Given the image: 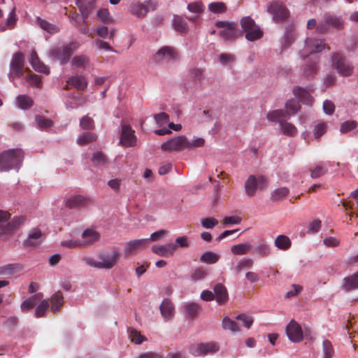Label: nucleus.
Listing matches in <instances>:
<instances>
[{
    "label": "nucleus",
    "instance_id": "obj_62",
    "mask_svg": "<svg viewBox=\"0 0 358 358\" xmlns=\"http://www.w3.org/2000/svg\"><path fill=\"white\" fill-rule=\"evenodd\" d=\"M302 289L303 288L301 285L294 284L291 286L290 290L286 293L285 297L289 299L293 296H295L301 292Z\"/></svg>",
    "mask_w": 358,
    "mask_h": 358
},
{
    "label": "nucleus",
    "instance_id": "obj_2",
    "mask_svg": "<svg viewBox=\"0 0 358 358\" xmlns=\"http://www.w3.org/2000/svg\"><path fill=\"white\" fill-rule=\"evenodd\" d=\"M78 48L79 43L75 41L69 43L62 48L58 46H52L48 51V57L53 60L59 61L62 64H66Z\"/></svg>",
    "mask_w": 358,
    "mask_h": 358
},
{
    "label": "nucleus",
    "instance_id": "obj_28",
    "mask_svg": "<svg viewBox=\"0 0 358 358\" xmlns=\"http://www.w3.org/2000/svg\"><path fill=\"white\" fill-rule=\"evenodd\" d=\"M204 4L201 1H196L187 4V9L192 13L196 14V16L188 18L189 21L194 22L196 19L203 12Z\"/></svg>",
    "mask_w": 358,
    "mask_h": 358
},
{
    "label": "nucleus",
    "instance_id": "obj_50",
    "mask_svg": "<svg viewBox=\"0 0 358 358\" xmlns=\"http://www.w3.org/2000/svg\"><path fill=\"white\" fill-rule=\"evenodd\" d=\"M36 127L41 129L50 127L52 125V121L41 115H36L35 117Z\"/></svg>",
    "mask_w": 358,
    "mask_h": 358
},
{
    "label": "nucleus",
    "instance_id": "obj_47",
    "mask_svg": "<svg viewBox=\"0 0 358 358\" xmlns=\"http://www.w3.org/2000/svg\"><path fill=\"white\" fill-rule=\"evenodd\" d=\"M253 266V261L250 258H245L239 261L237 265L234 267V271L236 274L239 273L243 269H248Z\"/></svg>",
    "mask_w": 358,
    "mask_h": 358
},
{
    "label": "nucleus",
    "instance_id": "obj_25",
    "mask_svg": "<svg viewBox=\"0 0 358 358\" xmlns=\"http://www.w3.org/2000/svg\"><path fill=\"white\" fill-rule=\"evenodd\" d=\"M289 114L284 110H275L268 112L266 115V118L272 122H276L281 124L285 120L289 119Z\"/></svg>",
    "mask_w": 358,
    "mask_h": 358
},
{
    "label": "nucleus",
    "instance_id": "obj_38",
    "mask_svg": "<svg viewBox=\"0 0 358 358\" xmlns=\"http://www.w3.org/2000/svg\"><path fill=\"white\" fill-rule=\"evenodd\" d=\"M275 245L280 250H286L291 246L289 238L285 235H279L275 240Z\"/></svg>",
    "mask_w": 358,
    "mask_h": 358
},
{
    "label": "nucleus",
    "instance_id": "obj_22",
    "mask_svg": "<svg viewBox=\"0 0 358 358\" xmlns=\"http://www.w3.org/2000/svg\"><path fill=\"white\" fill-rule=\"evenodd\" d=\"M30 64L33 69L38 72L43 73L45 74L50 73L49 67L45 65L39 59L36 52L32 50L30 56Z\"/></svg>",
    "mask_w": 358,
    "mask_h": 358
},
{
    "label": "nucleus",
    "instance_id": "obj_44",
    "mask_svg": "<svg viewBox=\"0 0 358 358\" xmlns=\"http://www.w3.org/2000/svg\"><path fill=\"white\" fill-rule=\"evenodd\" d=\"M189 77L192 83L199 84L203 78V71L198 68L192 69L189 71Z\"/></svg>",
    "mask_w": 358,
    "mask_h": 358
},
{
    "label": "nucleus",
    "instance_id": "obj_43",
    "mask_svg": "<svg viewBox=\"0 0 358 358\" xmlns=\"http://www.w3.org/2000/svg\"><path fill=\"white\" fill-rule=\"evenodd\" d=\"M289 192V191L287 187H283L277 188L272 192L271 199L273 201H280L286 197Z\"/></svg>",
    "mask_w": 358,
    "mask_h": 358
},
{
    "label": "nucleus",
    "instance_id": "obj_3",
    "mask_svg": "<svg viewBox=\"0 0 358 358\" xmlns=\"http://www.w3.org/2000/svg\"><path fill=\"white\" fill-rule=\"evenodd\" d=\"M157 6L158 3L155 0H145L143 2L134 0L129 5V11L135 17L142 19L148 13L156 10Z\"/></svg>",
    "mask_w": 358,
    "mask_h": 358
},
{
    "label": "nucleus",
    "instance_id": "obj_49",
    "mask_svg": "<svg viewBox=\"0 0 358 358\" xmlns=\"http://www.w3.org/2000/svg\"><path fill=\"white\" fill-rule=\"evenodd\" d=\"M41 302L36 307L34 313V315L36 317H41L45 315V313L49 307V302L46 299H41Z\"/></svg>",
    "mask_w": 358,
    "mask_h": 358
},
{
    "label": "nucleus",
    "instance_id": "obj_27",
    "mask_svg": "<svg viewBox=\"0 0 358 358\" xmlns=\"http://www.w3.org/2000/svg\"><path fill=\"white\" fill-rule=\"evenodd\" d=\"M43 297L42 293H37L26 300H24L20 305V309L22 312H27L33 308L36 303L41 301Z\"/></svg>",
    "mask_w": 358,
    "mask_h": 358
},
{
    "label": "nucleus",
    "instance_id": "obj_16",
    "mask_svg": "<svg viewBox=\"0 0 358 358\" xmlns=\"http://www.w3.org/2000/svg\"><path fill=\"white\" fill-rule=\"evenodd\" d=\"M267 11L271 13L275 20H282L288 17L287 9L278 2H273L268 5Z\"/></svg>",
    "mask_w": 358,
    "mask_h": 358
},
{
    "label": "nucleus",
    "instance_id": "obj_57",
    "mask_svg": "<svg viewBox=\"0 0 358 358\" xmlns=\"http://www.w3.org/2000/svg\"><path fill=\"white\" fill-rule=\"evenodd\" d=\"M357 127V122L355 120H348L341 125L340 131L342 133H347L355 129Z\"/></svg>",
    "mask_w": 358,
    "mask_h": 358
},
{
    "label": "nucleus",
    "instance_id": "obj_15",
    "mask_svg": "<svg viewBox=\"0 0 358 358\" xmlns=\"http://www.w3.org/2000/svg\"><path fill=\"white\" fill-rule=\"evenodd\" d=\"M178 55L176 50L169 46L160 48L154 55V60L157 62H162L170 60H175Z\"/></svg>",
    "mask_w": 358,
    "mask_h": 358
},
{
    "label": "nucleus",
    "instance_id": "obj_31",
    "mask_svg": "<svg viewBox=\"0 0 358 358\" xmlns=\"http://www.w3.org/2000/svg\"><path fill=\"white\" fill-rule=\"evenodd\" d=\"M293 92L295 96L297 97L303 103L307 105H310L312 103L313 98L306 90L300 87H296L294 88Z\"/></svg>",
    "mask_w": 358,
    "mask_h": 358
},
{
    "label": "nucleus",
    "instance_id": "obj_24",
    "mask_svg": "<svg viewBox=\"0 0 358 358\" xmlns=\"http://www.w3.org/2000/svg\"><path fill=\"white\" fill-rule=\"evenodd\" d=\"M215 299L220 305L225 303L229 299L227 288L222 284L218 283L213 288Z\"/></svg>",
    "mask_w": 358,
    "mask_h": 358
},
{
    "label": "nucleus",
    "instance_id": "obj_53",
    "mask_svg": "<svg viewBox=\"0 0 358 358\" xmlns=\"http://www.w3.org/2000/svg\"><path fill=\"white\" fill-rule=\"evenodd\" d=\"M322 358H332L334 354V350L331 343L328 340H324L322 343Z\"/></svg>",
    "mask_w": 358,
    "mask_h": 358
},
{
    "label": "nucleus",
    "instance_id": "obj_10",
    "mask_svg": "<svg viewBox=\"0 0 358 358\" xmlns=\"http://www.w3.org/2000/svg\"><path fill=\"white\" fill-rule=\"evenodd\" d=\"M325 48L326 44L322 40L307 38L303 48L300 51V55L302 57H306L311 54L320 52Z\"/></svg>",
    "mask_w": 358,
    "mask_h": 358
},
{
    "label": "nucleus",
    "instance_id": "obj_30",
    "mask_svg": "<svg viewBox=\"0 0 358 358\" xmlns=\"http://www.w3.org/2000/svg\"><path fill=\"white\" fill-rule=\"evenodd\" d=\"M71 65L75 69H85L90 66V59L85 55H78L73 57Z\"/></svg>",
    "mask_w": 358,
    "mask_h": 358
},
{
    "label": "nucleus",
    "instance_id": "obj_33",
    "mask_svg": "<svg viewBox=\"0 0 358 358\" xmlns=\"http://www.w3.org/2000/svg\"><path fill=\"white\" fill-rule=\"evenodd\" d=\"M90 199L81 195L71 196L66 200V205L70 208L81 207L85 206Z\"/></svg>",
    "mask_w": 358,
    "mask_h": 358
},
{
    "label": "nucleus",
    "instance_id": "obj_55",
    "mask_svg": "<svg viewBox=\"0 0 358 358\" xmlns=\"http://www.w3.org/2000/svg\"><path fill=\"white\" fill-rule=\"evenodd\" d=\"M97 17L103 23H110L113 22V17L107 8H101L97 12Z\"/></svg>",
    "mask_w": 358,
    "mask_h": 358
},
{
    "label": "nucleus",
    "instance_id": "obj_63",
    "mask_svg": "<svg viewBox=\"0 0 358 358\" xmlns=\"http://www.w3.org/2000/svg\"><path fill=\"white\" fill-rule=\"evenodd\" d=\"M80 126L85 129H92L94 128V121L91 117L88 116L83 117L80 120Z\"/></svg>",
    "mask_w": 358,
    "mask_h": 358
},
{
    "label": "nucleus",
    "instance_id": "obj_34",
    "mask_svg": "<svg viewBox=\"0 0 358 358\" xmlns=\"http://www.w3.org/2000/svg\"><path fill=\"white\" fill-rule=\"evenodd\" d=\"M182 309L187 317L192 318L199 313L201 307L195 302H186L182 305Z\"/></svg>",
    "mask_w": 358,
    "mask_h": 358
},
{
    "label": "nucleus",
    "instance_id": "obj_51",
    "mask_svg": "<svg viewBox=\"0 0 358 358\" xmlns=\"http://www.w3.org/2000/svg\"><path fill=\"white\" fill-rule=\"evenodd\" d=\"M255 252L261 257L268 256L270 254L269 245L262 241L255 246Z\"/></svg>",
    "mask_w": 358,
    "mask_h": 358
},
{
    "label": "nucleus",
    "instance_id": "obj_5",
    "mask_svg": "<svg viewBox=\"0 0 358 358\" xmlns=\"http://www.w3.org/2000/svg\"><path fill=\"white\" fill-rule=\"evenodd\" d=\"M331 66L337 73L344 77L352 75L353 66L343 55L339 53H334L331 57Z\"/></svg>",
    "mask_w": 358,
    "mask_h": 358
},
{
    "label": "nucleus",
    "instance_id": "obj_26",
    "mask_svg": "<svg viewBox=\"0 0 358 358\" xmlns=\"http://www.w3.org/2000/svg\"><path fill=\"white\" fill-rule=\"evenodd\" d=\"M69 84L78 90H84L87 86V81L83 76L75 75L69 78L64 88H67Z\"/></svg>",
    "mask_w": 358,
    "mask_h": 358
},
{
    "label": "nucleus",
    "instance_id": "obj_7",
    "mask_svg": "<svg viewBox=\"0 0 358 358\" xmlns=\"http://www.w3.org/2000/svg\"><path fill=\"white\" fill-rule=\"evenodd\" d=\"M268 185L267 179L263 176H250L245 182V191L248 196H252L257 189H262Z\"/></svg>",
    "mask_w": 358,
    "mask_h": 358
},
{
    "label": "nucleus",
    "instance_id": "obj_19",
    "mask_svg": "<svg viewBox=\"0 0 358 358\" xmlns=\"http://www.w3.org/2000/svg\"><path fill=\"white\" fill-rule=\"evenodd\" d=\"M176 248L177 245H174L173 244H166L152 245L151 250L152 252L158 256L169 257L174 255Z\"/></svg>",
    "mask_w": 358,
    "mask_h": 358
},
{
    "label": "nucleus",
    "instance_id": "obj_14",
    "mask_svg": "<svg viewBox=\"0 0 358 358\" xmlns=\"http://www.w3.org/2000/svg\"><path fill=\"white\" fill-rule=\"evenodd\" d=\"M333 27L340 29L343 27V20L341 17L327 15L324 17V21L317 27V30L320 32H324L327 30V27Z\"/></svg>",
    "mask_w": 358,
    "mask_h": 358
},
{
    "label": "nucleus",
    "instance_id": "obj_8",
    "mask_svg": "<svg viewBox=\"0 0 358 358\" xmlns=\"http://www.w3.org/2000/svg\"><path fill=\"white\" fill-rule=\"evenodd\" d=\"M24 63V57L22 52H18L13 55L8 73V78L11 81H13L15 78H20L22 75Z\"/></svg>",
    "mask_w": 358,
    "mask_h": 358
},
{
    "label": "nucleus",
    "instance_id": "obj_58",
    "mask_svg": "<svg viewBox=\"0 0 358 358\" xmlns=\"http://www.w3.org/2000/svg\"><path fill=\"white\" fill-rule=\"evenodd\" d=\"M218 224V220L213 217H206L201 220V224L203 228L210 229Z\"/></svg>",
    "mask_w": 358,
    "mask_h": 358
},
{
    "label": "nucleus",
    "instance_id": "obj_61",
    "mask_svg": "<svg viewBox=\"0 0 358 358\" xmlns=\"http://www.w3.org/2000/svg\"><path fill=\"white\" fill-rule=\"evenodd\" d=\"M236 320L241 321L243 325L247 329H249L253 322L252 318L250 316L246 315L245 314L238 315L236 317Z\"/></svg>",
    "mask_w": 358,
    "mask_h": 358
},
{
    "label": "nucleus",
    "instance_id": "obj_46",
    "mask_svg": "<svg viewBox=\"0 0 358 358\" xmlns=\"http://www.w3.org/2000/svg\"><path fill=\"white\" fill-rule=\"evenodd\" d=\"M26 220V217L23 215L14 217L12 220L8 223V228H10L12 234L15 231L20 225L24 224Z\"/></svg>",
    "mask_w": 358,
    "mask_h": 358
},
{
    "label": "nucleus",
    "instance_id": "obj_37",
    "mask_svg": "<svg viewBox=\"0 0 358 358\" xmlns=\"http://www.w3.org/2000/svg\"><path fill=\"white\" fill-rule=\"evenodd\" d=\"M220 255L213 251H207L200 257V262L207 264H213L220 259Z\"/></svg>",
    "mask_w": 358,
    "mask_h": 358
},
{
    "label": "nucleus",
    "instance_id": "obj_18",
    "mask_svg": "<svg viewBox=\"0 0 358 358\" xmlns=\"http://www.w3.org/2000/svg\"><path fill=\"white\" fill-rule=\"evenodd\" d=\"M149 243V239H135L126 243L124 252L125 256H129L134 252H138L145 247Z\"/></svg>",
    "mask_w": 358,
    "mask_h": 358
},
{
    "label": "nucleus",
    "instance_id": "obj_59",
    "mask_svg": "<svg viewBox=\"0 0 358 358\" xmlns=\"http://www.w3.org/2000/svg\"><path fill=\"white\" fill-rule=\"evenodd\" d=\"M27 81L31 85L41 87V79L37 75L29 74L26 76Z\"/></svg>",
    "mask_w": 358,
    "mask_h": 358
},
{
    "label": "nucleus",
    "instance_id": "obj_54",
    "mask_svg": "<svg viewBox=\"0 0 358 358\" xmlns=\"http://www.w3.org/2000/svg\"><path fill=\"white\" fill-rule=\"evenodd\" d=\"M96 138V136L94 134L91 132H86L78 137L77 143L82 145L92 142L95 141Z\"/></svg>",
    "mask_w": 358,
    "mask_h": 358
},
{
    "label": "nucleus",
    "instance_id": "obj_9",
    "mask_svg": "<svg viewBox=\"0 0 358 358\" xmlns=\"http://www.w3.org/2000/svg\"><path fill=\"white\" fill-rule=\"evenodd\" d=\"M165 152H181L186 149V136L180 135L170 138L161 145Z\"/></svg>",
    "mask_w": 358,
    "mask_h": 358
},
{
    "label": "nucleus",
    "instance_id": "obj_17",
    "mask_svg": "<svg viewBox=\"0 0 358 358\" xmlns=\"http://www.w3.org/2000/svg\"><path fill=\"white\" fill-rule=\"evenodd\" d=\"M119 253L113 252L110 255H100L99 257V268H112L118 262Z\"/></svg>",
    "mask_w": 358,
    "mask_h": 358
},
{
    "label": "nucleus",
    "instance_id": "obj_35",
    "mask_svg": "<svg viewBox=\"0 0 358 358\" xmlns=\"http://www.w3.org/2000/svg\"><path fill=\"white\" fill-rule=\"evenodd\" d=\"M172 24L176 31L185 33L188 31L187 22L180 15L173 16Z\"/></svg>",
    "mask_w": 358,
    "mask_h": 358
},
{
    "label": "nucleus",
    "instance_id": "obj_42",
    "mask_svg": "<svg viewBox=\"0 0 358 358\" xmlns=\"http://www.w3.org/2000/svg\"><path fill=\"white\" fill-rule=\"evenodd\" d=\"M208 10L214 14L224 13L227 11V6L221 1L212 2L208 6Z\"/></svg>",
    "mask_w": 358,
    "mask_h": 358
},
{
    "label": "nucleus",
    "instance_id": "obj_29",
    "mask_svg": "<svg viewBox=\"0 0 358 358\" xmlns=\"http://www.w3.org/2000/svg\"><path fill=\"white\" fill-rule=\"evenodd\" d=\"M36 20L41 29L48 34H55L59 31V28L57 25L52 24L40 17H36Z\"/></svg>",
    "mask_w": 358,
    "mask_h": 358
},
{
    "label": "nucleus",
    "instance_id": "obj_1",
    "mask_svg": "<svg viewBox=\"0 0 358 358\" xmlns=\"http://www.w3.org/2000/svg\"><path fill=\"white\" fill-rule=\"evenodd\" d=\"M24 159V152L20 148L9 149L0 154V171H18Z\"/></svg>",
    "mask_w": 358,
    "mask_h": 358
},
{
    "label": "nucleus",
    "instance_id": "obj_12",
    "mask_svg": "<svg viewBox=\"0 0 358 358\" xmlns=\"http://www.w3.org/2000/svg\"><path fill=\"white\" fill-rule=\"evenodd\" d=\"M119 144L124 147H133L136 144V137L132 128L125 124L121 126V135Z\"/></svg>",
    "mask_w": 358,
    "mask_h": 358
},
{
    "label": "nucleus",
    "instance_id": "obj_36",
    "mask_svg": "<svg viewBox=\"0 0 358 358\" xmlns=\"http://www.w3.org/2000/svg\"><path fill=\"white\" fill-rule=\"evenodd\" d=\"M252 248L248 242L234 245L231 248V252L235 255H243L248 254Z\"/></svg>",
    "mask_w": 358,
    "mask_h": 358
},
{
    "label": "nucleus",
    "instance_id": "obj_48",
    "mask_svg": "<svg viewBox=\"0 0 358 358\" xmlns=\"http://www.w3.org/2000/svg\"><path fill=\"white\" fill-rule=\"evenodd\" d=\"M222 327L224 329L231 331L233 333L238 332L240 330L237 324L228 317H226L223 319Z\"/></svg>",
    "mask_w": 358,
    "mask_h": 358
},
{
    "label": "nucleus",
    "instance_id": "obj_64",
    "mask_svg": "<svg viewBox=\"0 0 358 358\" xmlns=\"http://www.w3.org/2000/svg\"><path fill=\"white\" fill-rule=\"evenodd\" d=\"M285 106L287 109L292 111L293 113H296L299 111L300 108V105L299 102L296 100L294 99H290L286 102Z\"/></svg>",
    "mask_w": 358,
    "mask_h": 358
},
{
    "label": "nucleus",
    "instance_id": "obj_20",
    "mask_svg": "<svg viewBox=\"0 0 358 358\" xmlns=\"http://www.w3.org/2000/svg\"><path fill=\"white\" fill-rule=\"evenodd\" d=\"M42 232L38 228L31 229L27 234V238L24 241L25 247H37L41 243Z\"/></svg>",
    "mask_w": 358,
    "mask_h": 358
},
{
    "label": "nucleus",
    "instance_id": "obj_13",
    "mask_svg": "<svg viewBox=\"0 0 358 358\" xmlns=\"http://www.w3.org/2000/svg\"><path fill=\"white\" fill-rule=\"evenodd\" d=\"M218 350V345L214 342L198 343L192 345L190 348L191 353L197 357L205 356L208 353H214L217 352Z\"/></svg>",
    "mask_w": 358,
    "mask_h": 358
},
{
    "label": "nucleus",
    "instance_id": "obj_21",
    "mask_svg": "<svg viewBox=\"0 0 358 358\" xmlns=\"http://www.w3.org/2000/svg\"><path fill=\"white\" fill-rule=\"evenodd\" d=\"M160 313L163 318L166 320H171L175 315V307L171 300L164 299L159 306Z\"/></svg>",
    "mask_w": 358,
    "mask_h": 358
},
{
    "label": "nucleus",
    "instance_id": "obj_60",
    "mask_svg": "<svg viewBox=\"0 0 358 358\" xmlns=\"http://www.w3.org/2000/svg\"><path fill=\"white\" fill-rule=\"evenodd\" d=\"M207 275V272L203 268H196L192 274V278L194 280H199L203 279Z\"/></svg>",
    "mask_w": 358,
    "mask_h": 358
},
{
    "label": "nucleus",
    "instance_id": "obj_11",
    "mask_svg": "<svg viewBox=\"0 0 358 358\" xmlns=\"http://www.w3.org/2000/svg\"><path fill=\"white\" fill-rule=\"evenodd\" d=\"M285 332L289 340L292 343H300L303 340L304 329L294 320L287 325Z\"/></svg>",
    "mask_w": 358,
    "mask_h": 358
},
{
    "label": "nucleus",
    "instance_id": "obj_39",
    "mask_svg": "<svg viewBox=\"0 0 358 358\" xmlns=\"http://www.w3.org/2000/svg\"><path fill=\"white\" fill-rule=\"evenodd\" d=\"M17 106L23 110L28 109L33 106V101L31 97L25 94L19 95L16 98Z\"/></svg>",
    "mask_w": 358,
    "mask_h": 358
},
{
    "label": "nucleus",
    "instance_id": "obj_40",
    "mask_svg": "<svg viewBox=\"0 0 358 358\" xmlns=\"http://www.w3.org/2000/svg\"><path fill=\"white\" fill-rule=\"evenodd\" d=\"M280 126L282 132L285 135L294 136L298 133L297 128L294 124L287 122V120H285L283 122H282Z\"/></svg>",
    "mask_w": 358,
    "mask_h": 358
},
{
    "label": "nucleus",
    "instance_id": "obj_45",
    "mask_svg": "<svg viewBox=\"0 0 358 358\" xmlns=\"http://www.w3.org/2000/svg\"><path fill=\"white\" fill-rule=\"evenodd\" d=\"M205 144V139L201 137H194L192 140L186 138V149L193 150L196 148L203 147Z\"/></svg>",
    "mask_w": 358,
    "mask_h": 358
},
{
    "label": "nucleus",
    "instance_id": "obj_6",
    "mask_svg": "<svg viewBox=\"0 0 358 358\" xmlns=\"http://www.w3.org/2000/svg\"><path fill=\"white\" fill-rule=\"evenodd\" d=\"M215 26L220 29L219 36L225 41L234 40L241 35L236 24L234 22L217 21Z\"/></svg>",
    "mask_w": 358,
    "mask_h": 358
},
{
    "label": "nucleus",
    "instance_id": "obj_4",
    "mask_svg": "<svg viewBox=\"0 0 358 358\" xmlns=\"http://www.w3.org/2000/svg\"><path fill=\"white\" fill-rule=\"evenodd\" d=\"M241 25L248 41H255L262 37L263 31L250 17H243L241 20Z\"/></svg>",
    "mask_w": 358,
    "mask_h": 358
},
{
    "label": "nucleus",
    "instance_id": "obj_52",
    "mask_svg": "<svg viewBox=\"0 0 358 358\" xmlns=\"http://www.w3.org/2000/svg\"><path fill=\"white\" fill-rule=\"evenodd\" d=\"M128 332L131 341L136 344H141L143 341L146 340L145 336H142L139 331L134 329H129Z\"/></svg>",
    "mask_w": 358,
    "mask_h": 358
},
{
    "label": "nucleus",
    "instance_id": "obj_41",
    "mask_svg": "<svg viewBox=\"0 0 358 358\" xmlns=\"http://www.w3.org/2000/svg\"><path fill=\"white\" fill-rule=\"evenodd\" d=\"M50 303L52 310L53 312L58 311L63 303L62 293L59 292L55 293L50 299Z\"/></svg>",
    "mask_w": 358,
    "mask_h": 358
},
{
    "label": "nucleus",
    "instance_id": "obj_23",
    "mask_svg": "<svg viewBox=\"0 0 358 358\" xmlns=\"http://www.w3.org/2000/svg\"><path fill=\"white\" fill-rule=\"evenodd\" d=\"M83 241H81L82 246L92 245L100 239L99 234L92 229L85 230L82 234Z\"/></svg>",
    "mask_w": 358,
    "mask_h": 358
},
{
    "label": "nucleus",
    "instance_id": "obj_56",
    "mask_svg": "<svg viewBox=\"0 0 358 358\" xmlns=\"http://www.w3.org/2000/svg\"><path fill=\"white\" fill-rule=\"evenodd\" d=\"M327 125L326 123L320 122L315 126L313 134L315 138H320L327 131Z\"/></svg>",
    "mask_w": 358,
    "mask_h": 358
},
{
    "label": "nucleus",
    "instance_id": "obj_32",
    "mask_svg": "<svg viewBox=\"0 0 358 358\" xmlns=\"http://www.w3.org/2000/svg\"><path fill=\"white\" fill-rule=\"evenodd\" d=\"M343 289L346 291L358 289V271L343 279Z\"/></svg>",
    "mask_w": 358,
    "mask_h": 358
}]
</instances>
